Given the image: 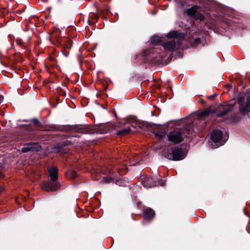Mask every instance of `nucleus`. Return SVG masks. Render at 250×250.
I'll list each match as a JSON object with an SVG mask.
<instances>
[{
    "instance_id": "obj_18",
    "label": "nucleus",
    "mask_w": 250,
    "mask_h": 250,
    "mask_svg": "<svg viewBox=\"0 0 250 250\" xmlns=\"http://www.w3.org/2000/svg\"><path fill=\"white\" fill-rule=\"evenodd\" d=\"M193 17L200 21H203L204 20V16L202 14L199 13L198 12H196Z\"/></svg>"
},
{
    "instance_id": "obj_15",
    "label": "nucleus",
    "mask_w": 250,
    "mask_h": 250,
    "mask_svg": "<svg viewBox=\"0 0 250 250\" xmlns=\"http://www.w3.org/2000/svg\"><path fill=\"white\" fill-rule=\"evenodd\" d=\"M131 131V127H128L127 128L123 129L117 132L116 133V135L119 136H125L130 133Z\"/></svg>"
},
{
    "instance_id": "obj_4",
    "label": "nucleus",
    "mask_w": 250,
    "mask_h": 250,
    "mask_svg": "<svg viewBox=\"0 0 250 250\" xmlns=\"http://www.w3.org/2000/svg\"><path fill=\"white\" fill-rule=\"evenodd\" d=\"M142 183L144 187L146 188H151L155 186H163L165 182L160 179H157V178L152 177H146L144 178Z\"/></svg>"
},
{
    "instance_id": "obj_7",
    "label": "nucleus",
    "mask_w": 250,
    "mask_h": 250,
    "mask_svg": "<svg viewBox=\"0 0 250 250\" xmlns=\"http://www.w3.org/2000/svg\"><path fill=\"white\" fill-rule=\"evenodd\" d=\"M41 146L38 144H28L21 148V151L26 153L30 151H39Z\"/></svg>"
},
{
    "instance_id": "obj_21",
    "label": "nucleus",
    "mask_w": 250,
    "mask_h": 250,
    "mask_svg": "<svg viewBox=\"0 0 250 250\" xmlns=\"http://www.w3.org/2000/svg\"><path fill=\"white\" fill-rule=\"evenodd\" d=\"M32 122L33 123H34L36 125H38L40 124V122L37 119H34L32 120Z\"/></svg>"
},
{
    "instance_id": "obj_12",
    "label": "nucleus",
    "mask_w": 250,
    "mask_h": 250,
    "mask_svg": "<svg viewBox=\"0 0 250 250\" xmlns=\"http://www.w3.org/2000/svg\"><path fill=\"white\" fill-rule=\"evenodd\" d=\"M74 129L78 132L83 133H87L90 131L89 128L87 125H76L74 127Z\"/></svg>"
},
{
    "instance_id": "obj_13",
    "label": "nucleus",
    "mask_w": 250,
    "mask_h": 250,
    "mask_svg": "<svg viewBox=\"0 0 250 250\" xmlns=\"http://www.w3.org/2000/svg\"><path fill=\"white\" fill-rule=\"evenodd\" d=\"M143 215L146 219L150 220L154 216L155 212L153 210L149 208L144 210Z\"/></svg>"
},
{
    "instance_id": "obj_1",
    "label": "nucleus",
    "mask_w": 250,
    "mask_h": 250,
    "mask_svg": "<svg viewBox=\"0 0 250 250\" xmlns=\"http://www.w3.org/2000/svg\"><path fill=\"white\" fill-rule=\"evenodd\" d=\"M194 131L193 125L188 124L183 128L170 132L167 135V139L174 144H179L183 141L186 134H191Z\"/></svg>"
},
{
    "instance_id": "obj_19",
    "label": "nucleus",
    "mask_w": 250,
    "mask_h": 250,
    "mask_svg": "<svg viewBox=\"0 0 250 250\" xmlns=\"http://www.w3.org/2000/svg\"><path fill=\"white\" fill-rule=\"evenodd\" d=\"M114 178L112 177H104L102 180L103 183H109L113 181Z\"/></svg>"
},
{
    "instance_id": "obj_16",
    "label": "nucleus",
    "mask_w": 250,
    "mask_h": 250,
    "mask_svg": "<svg viewBox=\"0 0 250 250\" xmlns=\"http://www.w3.org/2000/svg\"><path fill=\"white\" fill-rule=\"evenodd\" d=\"M160 130H154L153 132L154 134L157 137L159 138L160 139H162L165 136V131L162 130V126H160Z\"/></svg>"
},
{
    "instance_id": "obj_25",
    "label": "nucleus",
    "mask_w": 250,
    "mask_h": 250,
    "mask_svg": "<svg viewBox=\"0 0 250 250\" xmlns=\"http://www.w3.org/2000/svg\"><path fill=\"white\" fill-rule=\"evenodd\" d=\"M93 178L95 180H97V179H98V178H97L95 177L94 175H93Z\"/></svg>"
},
{
    "instance_id": "obj_26",
    "label": "nucleus",
    "mask_w": 250,
    "mask_h": 250,
    "mask_svg": "<svg viewBox=\"0 0 250 250\" xmlns=\"http://www.w3.org/2000/svg\"><path fill=\"white\" fill-rule=\"evenodd\" d=\"M212 98V96H208V98H210V99H211V98Z\"/></svg>"
},
{
    "instance_id": "obj_20",
    "label": "nucleus",
    "mask_w": 250,
    "mask_h": 250,
    "mask_svg": "<svg viewBox=\"0 0 250 250\" xmlns=\"http://www.w3.org/2000/svg\"><path fill=\"white\" fill-rule=\"evenodd\" d=\"M77 173L76 172L73 171L70 173V178L74 179L77 176Z\"/></svg>"
},
{
    "instance_id": "obj_10",
    "label": "nucleus",
    "mask_w": 250,
    "mask_h": 250,
    "mask_svg": "<svg viewBox=\"0 0 250 250\" xmlns=\"http://www.w3.org/2000/svg\"><path fill=\"white\" fill-rule=\"evenodd\" d=\"M222 138V133L218 130L213 131L211 134V139L215 143H219Z\"/></svg>"
},
{
    "instance_id": "obj_17",
    "label": "nucleus",
    "mask_w": 250,
    "mask_h": 250,
    "mask_svg": "<svg viewBox=\"0 0 250 250\" xmlns=\"http://www.w3.org/2000/svg\"><path fill=\"white\" fill-rule=\"evenodd\" d=\"M161 42V39L157 36L153 37L151 39V42L153 45H158Z\"/></svg>"
},
{
    "instance_id": "obj_3",
    "label": "nucleus",
    "mask_w": 250,
    "mask_h": 250,
    "mask_svg": "<svg viewBox=\"0 0 250 250\" xmlns=\"http://www.w3.org/2000/svg\"><path fill=\"white\" fill-rule=\"evenodd\" d=\"M166 157L170 160L180 161L186 157V154L181 148L175 146L168 150Z\"/></svg>"
},
{
    "instance_id": "obj_6",
    "label": "nucleus",
    "mask_w": 250,
    "mask_h": 250,
    "mask_svg": "<svg viewBox=\"0 0 250 250\" xmlns=\"http://www.w3.org/2000/svg\"><path fill=\"white\" fill-rule=\"evenodd\" d=\"M60 184L58 182L52 181V182L45 183L42 186V189L46 191H55L60 188Z\"/></svg>"
},
{
    "instance_id": "obj_5",
    "label": "nucleus",
    "mask_w": 250,
    "mask_h": 250,
    "mask_svg": "<svg viewBox=\"0 0 250 250\" xmlns=\"http://www.w3.org/2000/svg\"><path fill=\"white\" fill-rule=\"evenodd\" d=\"M238 101L240 104V111L241 112L247 113L250 111V96H247L246 102L244 97H239Z\"/></svg>"
},
{
    "instance_id": "obj_22",
    "label": "nucleus",
    "mask_w": 250,
    "mask_h": 250,
    "mask_svg": "<svg viewBox=\"0 0 250 250\" xmlns=\"http://www.w3.org/2000/svg\"><path fill=\"white\" fill-rule=\"evenodd\" d=\"M3 174L2 172V168L1 167H0V179L3 177Z\"/></svg>"
},
{
    "instance_id": "obj_11",
    "label": "nucleus",
    "mask_w": 250,
    "mask_h": 250,
    "mask_svg": "<svg viewBox=\"0 0 250 250\" xmlns=\"http://www.w3.org/2000/svg\"><path fill=\"white\" fill-rule=\"evenodd\" d=\"M48 171L51 177V180L52 181H56L58 179V169L56 167H50Z\"/></svg>"
},
{
    "instance_id": "obj_23",
    "label": "nucleus",
    "mask_w": 250,
    "mask_h": 250,
    "mask_svg": "<svg viewBox=\"0 0 250 250\" xmlns=\"http://www.w3.org/2000/svg\"><path fill=\"white\" fill-rule=\"evenodd\" d=\"M3 99V97L0 95V104L2 102Z\"/></svg>"
},
{
    "instance_id": "obj_14",
    "label": "nucleus",
    "mask_w": 250,
    "mask_h": 250,
    "mask_svg": "<svg viewBox=\"0 0 250 250\" xmlns=\"http://www.w3.org/2000/svg\"><path fill=\"white\" fill-rule=\"evenodd\" d=\"M199 8V7L198 6L194 5L191 8L187 9L186 11V13L188 16L193 17L197 12Z\"/></svg>"
},
{
    "instance_id": "obj_2",
    "label": "nucleus",
    "mask_w": 250,
    "mask_h": 250,
    "mask_svg": "<svg viewBox=\"0 0 250 250\" xmlns=\"http://www.w3.org/2000/svg\"><path fill=\"white\" fill-rule=\"evenodd\" d=\"M167 37L171 39L162 44L164 48L168 51H174L177 48H178L181 44L180 39L178 37V33L176 31L170 32L167 35Z\"/></svg>"
},
{
    "instance_id": "obj_24",
    "label": "nucleus",
    "mask_w": 250,
    "mask_h": 250,
    "mask_svg": "<svg viewBox=\"0 0 250 250\" xmlns=\"http://www.w3.org/2000/svg\"><path fill=\"white\" fill-rule=\"evenodd\" d=\"M3 190V188L0 187V192H2Z\"/></svg>"
},
{
    "instance_id": "obj_8",
    "label": "nucleus",
    "mask_w": 250,
    "mask_h": 250,
    "mask_svg": "<svg viewBox=\"0 0 250 250\" xmlns=\"http://www.w3.org/2000/svg\"><path fill=\"white\" fill-rule=\"evenodd\" d=\"M216 112V110L215 108L213 106H211L199 113L198 114V119L201 120L202 118L207 117L211 114L215 113Z\"/></svg>"
},
{
    "instance_id": "obj_9",
    "label": "nucleus",
    "mask_w": 250,
    "mask_h": 250,
    "mask_svg": "<svg viewBox=\"0 0 250 250\" xmlns=\"http://www.w3.org/2000/svg\"><path fill=\"white\" fill-rule=\"evenodd\" d=\"M233 106L230 105H222L220 106V109H222L220 113L217 114L218 117H222L225 116L227 113L230 112L233 109Z\"/></svg>"
}]
</instances>
